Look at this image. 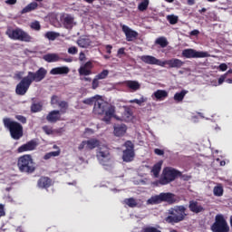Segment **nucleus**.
<instances>
[{
	"label": "nucleus",
	"instance_id": "f257e3e1",
	"mask_svg": "<svg viewBox=\"0 0 232 232\" xmlns=\"http://www.w3.org/2000/svg\"><path fill=\"white\" fill-rule=\"evenodd\" d=\"M48 73L44 67L39 68L35 72H28L27 75L24 77L21 82L16 85L15 92L17 95H26V92L32 86V82H41Z\"/></svg>",
	"mask_w": 232,
	"mask_h": 232
},
{
	"label": "nucleus",
	"instance_id": "f03ea898",
	"mask_svg": "<svg viewBox=\"0 0 232 232\" xmlns=\"http://www.w3.org/2000/svg\"><path fill=\"white\" fill-rule=\"evenodd\" d=\"M94 115H103L102 121L110 124L111 119L115 117V106L110 105L102 98H98L93 107Z\"/></svg>",
	"mask_w": 232,
	"mask_h": 232
},
{
	"label": "nucleus",
	"instance_id": "7ed1b4c3",
	"mask_svg": "<svg viewBox=\"0 0 232 232\" xmlns=\"http://www.w3.org/2000/svg\"><path fill=\"white\" fill-rule=\"evenodd\" d=\"M186 207L176 206L169 209V216L165 218L168 224H179L186 218Z\"/></svg>",
	"mask_w": 232,
	"mask_h": 232
},
{
	"label": "nucleus",
	"instance_id": "20e7f679",
	"mask_svg": "<svg viewBox=\"0 0 232 232\" xmlns=\"http://www.w3.org/2000/svg\"><path fill=\"white\" fill-rule=\"evenodd\" d=\"M162 202H167V204H176V202H178L177 196L171 192H162L159 195L150 198L147 200V205L155 206L157 204H162Z\"/></svg>",
	"mask_w": 232,
	"mask_h": 232
},
{
	"label": "nucleus",
	"instance_id": "39448f33",
	"mask_svg": "<svg viewBox=\"0 0 232 232\" xmlns=\"http://www.w3.org/2000/svg\"><path fill=\"white\" fill-rule=\"evenodd\" d=\"M5 128H7L10 131L12 139L19 140L23 137V125L17 121H12L10 118H4L3 120Z\"/></svg>",
	"mask_w": 232,
	"mask_h": 232
},
{
	"label": "nucleus",
	"instance_id": "423d86ee",
	"mask_svg": "<svg viewBox=\"0 0 232 232\" xmlns=\"http://www.w3.org/2000/svg\"><path fill=\"white\" fill-rule=\"evenodd\" d=\"M178 175H180V172L175 169L167 167L163 169L160 180L155 181L154 184L155 186H159V184L166 186L167 184H169V182H173V180L177 179Z\"/></svg>",
	"mask_w": 232,
	"mask_h": 232
},
{
	"label": "nucleus",
	"instance_id": "0eeeda50",
	"mask_svg": "<svg viewBox=\"0 0 232 232\" xmlns=\"http://www.w3.org/2000/svg\"><path fill=\"white\" fill-rule=\"evenodd\" d=\"M17 166L21 173H34L35 171V163L31 155H24L18 159Z\"/></svg>",
	"mask_w": 232,
	"mask_h": 232
},
{
	"label": "nucleus",
	"instance_id": "6e6552de",
	"mask_svg": "<svg viewBox=\"0 0 232 232\" xmlns=\"http://www.w3.org/2000/svg\"><path fill=\"white\" fill-rule=\"evenodd\" d=\"M5 34L10 39H14V41H24V43H31L32 41V36L20 28L14 30L9 28L6 30Z\"/></svg>",
	"mask_w": 232,
	"mask_h": 232
},
{
	"label": "nucleus",
	"instance_id": "1a4fd4ad",
	"mask_svg": "<svg viewBox=\"0 0 232 232\" xmlns=\"http://www.w3.org/2000/svg\"><path fill=\"white\" fill-rule=\"evenodd\" d=\"M96 157L102 166H111V164H113L111 155L110 154V149L106 146L98 149Z\"/></svg>",
	"mask_w": 232,
	"mask_h": 232
},
{
	"label": "nucleus",
	"instance_id": "9d476101",
	"mask_svg": "<svg viewBox=\"0 0 232 232\" xmlns=\"http://www.w3.org/2000/svg\"><path fill=\"white\" fill-rule=\"evenodd\" d=\"M211 229L213 232H228L229 227L227 222L224 218V216L218 215L216 216V222L212 225Z\"/></svg>",
	"mask_w": 232,
	"mask_h": 232
},
{
	"label": "nucleus",
	"instance_id": "9b49d317",
	"mask_svg": "<svg viewBox=\"0 0 232 232\" xmlns=\"http://www.w3.org/2000/svg\"><path fill=\"white\" fill-rule=\"evenodd\" d=\"M126 150H123L122 160L123 162H132L135 159V146L130 140L124 143Z\"/></svg>",
	"mask_w": 232,
	"mask_h": 232
},
{
	"label": "nucleus",
	"instance_id": "f8f14e48",
	"mask_svg": "<svg viewBox=\"0 0 232 232\" xmlns=\"http://www.w3.org/2000/svg\"><path fill=\"white\" fill-rule=\"evenodd\" d=\"M181 54L183 57H186V59H202L209 57V53L202 51L199 52L195 49H184Z\"/></svg>",
	"mask_w": 232,
	"mask_h": 232
},
{
	"label": "nucleus",
	"instance_id": "ddd939ff",
	"mask_svg": "<svg viewBox=\"0 0 232 232\" xmlns=\"http://www.w3.org/2000/svg\"><path fill=\"white\" fill-rule=\"evenodd\" d=\"M140 61H142V63H145V64L161 66L162 68H164L163 62L161 60L157 59L155 56L142 55L140 56Z\"/></svg>",
	"mask_w": 232,
	"mask_h": 232
},
{
	"label": "nucleus",
	"instance_id": "4468645a",
	"mask_svg": "<svg viewBox=\"0 0 232 232\" xmlns=\"http://www.w3.org/2000/svg\"><path fill=\"white\" fill-rule=\"evenodd\" d=\"M121 28L122 32L125 34L126 41H128L129 43L133 41L134 39H137V37L139 36V33L130 28L128 25H122Z\"/></svg>",
	"mask_w": 232,
	"mask_h": 232
},
{
	"label": "nucleus",
	"instance_id": "2eb2a0df",
	"mask_svg": "<svg viewBox=\"0 0 232 232\" xmlns=\"http://www.w3.org/2000/svg\"><path fill=\"white\" fill-rule=\"evenodd\" d=\"M37 146H38L37 141L32 140L27 143L20 146L18 148V153H24V151H34V150H35Z\"/></svg>",
	"mask_w": 232,
	"mask_h": 232
},
{
	"label": "nucleus",
	"instance_id": "dca6fc26",
	"mask_svg": "<svg viewBox=\"0 0 232 232\" xmlns=\"http://www.w3.org/2000/svg\"><path fill=\"white\" fill-rule=\"evenodd\" d=\"M169 66L170 68H182L184 66V62L180 59L173 58L170 60H166L163 62V68L164 66Z\"/></svg>",
	"mask_w": 232,
	"mask_h": 232
},
{
	"label": "nucleus",
	"instance_id": "f3484780",
	"mask_svg": "<svg viewBox=\"0 0 232 232\" xmlns=\"http://www.w3.org/2000/svg\"><path fill=\"white\" fill-rule=\"evenodd\" d=\"M92 68H93V63L92 62H87L79 68L78 72L80 75H92Z\"/></svg>",
	"mask_w": 232,
	"mask_h": 232
},
{
	"label": "nucleus",
	"instance_id": "a211bd4d",
	"mask_svg": "<svg viewBox=\"0 0 232 232\" xmlns=\"http://www.w3.org/2000/svg\"><path fill=\"white\" fill-rule=\"evenodd\" d=\"M51 75H67L70 73V68L67 66L55 67L50 71Z\"/></svg>",
	"mask_w": 232,
	"mask_h": 232
},
{
	"label": "nucleus",
	"instance_id": "6ab92c4d",
	"mask_svg": "<svg viewBox=\"0 0 232 232\" xmlns=\"http://www.w3.org/2000/svg\"><path fill=\"white\" fill-rule=\"evenodd\" d=\"M43 59L46 63H59V61H63V58H61V55L53 53L44 55Z\"/></svg>",
	"mask_w": 232,
	"mask_h": 232
},
{
	"label": "nucleus",
	"instance_id": "aec40b11",
	"mask_svg": "<svg viewBox=\"0 0 232 232\" xmlns=\"http://www.w3.org/2000/svg\"><path fill=\"white\" fill-rule=\"evenodd\" d=\"M46 121L48 122H57V121H61V111H52L46 116Z\"/></svg>",
	"mask_w": 232,
	"mask_h": 232
},
{
	"label": "nucleus",
	"instance_id": "412c9836",
	"mask_svg": "<svg viewBox=\"0 0 232 232\" xmlns=\"http://www.w3.org/2000/svg\"><path fill=\"white\" fill-rule=\"evenodd\" d=\"M113 128L115 137H122L128 130L124 124H115Z\"/></svg>",
	"mask_w": 232,
	"mask_h": 232
},
{
	"label": "nucleus",
	"instance_id": "4be33fe9",
	"mask_svg": "<svg viewBox=\"0 0 232 232\" xmlns=\"http://www.w3.org/2000/svg\"><path fill=\"white\" fill-rule=\"evenodd\" d=\"M188 208L192 213H202V211H204V207L198 201H190Z\"/></svg>",
	"mask_w": 232,
	"mask_h": 232
},
{
	"label": "nucleus",
	"instance_id": "5701e85b",
	"mask_svg": "<svg viewBox=\"0 0 232 232\" xmlns=\"http://www.w3.org/2000/svg\"><path fill=\"white\" fill-rule=\"evenodd\" d=\"M156 99L157 101H164V99L168 98V92L164 90H157L152 94V99Z\"/></svg>",
	"mask_w": 232,
	"mask_h": 232
},
{
	"label": "nucleus",
	"instance_id": "b1692460",
	"mask_svg": "<svg viewBox=\"0 0 232 232\" xmlns=\"http://www.w3.org/2000/svg\"><path fill=\"white\" fill-rule=\"evenodd\" d=\"M125 86L131 90L132 92H137V90H140V83L137 81H125Z\"/></svg>",
	"mask_w": 232,
	"mask_h": 232
},
{
	"label": "nucleus",
	"instance_id": "393cba45",
	"mask_svg": "<svg viewBox=\"0 0 232 232\" xmlns=\"http://www.w3.org/2000/svg\"><path fill=\"white\" fill-rule=\"evenodd\" d=\"M63 24L67 29H72L73 26H75V21L73 19V16L67 14L63 18Z\"/></svg>",
	"mask_w": 232,
	"mask_h": 232
},
{
	"label": "nucleus",
	"instance_id": "a878e982",
	"mask_svg": "<svg viewBox=\"0 0 232 232\" xmlns=\"http://www.w3.org/2000/svg\"><path fill=\"white\" fill-rule=\"evenodd\" d=\"M77 44L80 46V48H88V46L92 44V40H90L88 37H81L77 41Z\"/></svg>",
	"mask_w": 232,
	"mask_h": 232
},
{
	"label": "nucleus",
	"instance_id": "bb28decb",
	"mask_svg": "<svg viewBox=\"0 0 232 232\" xmlns=\"http://www.w3.org/2000/svg\"><path fill=\"white\" fill-rule=\"evenodd\" d=\"M52 181L50 178L43 177L38 180V188H50Z\"/></svg>",
	"mask_w": 232,
	"mask_h": 232
},
{
	"label": "nucleus",
	"instance_id": "cd10ccee",
	"mask_svg": "<svg viewBox=\"0 0 232 232\" xmlns=\"http://www.w3.org/2000/svg\"><path fill=\"white\" fill-rule=\"evenodd\" d=\"M38 6L39 5L37 2H32L21 11V14H28L29 12H34V10H36Z\"/></svg>",
	"mask_w": 232,
	"mask_h": 232
},
{
	"label": "nucleus",
	"instance_id": "c85d7f7f",
	"mask_svg": "<svg viewBox=\"0 0 232 232\" xmlns=\"http://www.w3.org/2000/svg\"><path fill=\"white\" fill-rule=\"evenodd\" d=\"M160 169H162V161L156 163L151 169V173H153V177H155V179H159Z\"/></svg>",
	"mask_w": 232,
	"mask_h": 232
},
{
	"label": "nucleus",
	"instance_id": "c756f323",
	"mask_svg": "<svg viewBox=\"0 0 232 232\" xmlns=\"http://www.w3.org/2000/svg\"><path fill=\"white\" fill-rule=\"evenodd\" d=\"M87 141V146H86V150H95V148H97V146H99L100 141L97 139H91Z\"/></svg>",
	"mask_w": 232,
	"mask_h": 232
},
{
	"label": "nucleus",
	"instance_id": "7c9ffc66",
	"mask_svg": "<svg viewBox=\"0 0 232 232\" xmlns=\"http://www.w3.org/2000/svg\"><path fill=\"white\" fill-rule=\"evenodd\" d=\"M188 93V91L183 90L180 92H176L174 95V101H176L177 102H182V101H184V97H186Z\"/></svg>",
	"mask_w": 232,
	"mask_h": 232
},
{
	"label": "nucleus",
	"instance_id": "2f4dec72",
	"mask_svg": "<svg viewBox=\"0 0 232 232\" xmlns=\"http://www.w3.org/2000/svg\"><path fill=\"white\" fill-rule=\"evenodd\" d=\"M123 202L124 204H126V206H129V208H137V206H139V203H137V199L133 198H125Z\"/></svg>",
	"mask_w": 232,
	"mask_h": 232
},
{
	"label": "nucleus",
	"instance_id": "473e14b6",
	"mask_svg": "<svg viewBox=\"0 0 232 232\" xmlns=\"http://www.w3.org/2000/svg\"><path fill=\"white\" fill-rule=\"evenodd\" d=\"M156 44H159L161 48H166L169 43L168 42V39L164 36L159 37L156 40Z\"/></svg>",
	"mask_w": 232,
	"mask_h": 232
},
{
	"label": "nucleus",
	"instance_id": "72a5a7b5",
	"mask_svg": "<svg viewBox=\"0 0 232 232\" xmlns=\"http://www.w3.org/2000/svg\"><path fill=\"white\" fill-rule=\"evenodd\" d=\"M213 193L215 197H222V195H224V188H222V185L214 187Z\"/></svg>",
	"mask_w": 232,
	"mask_h": 232
},
{
	"label": "nucleus",
	"instance_id": "f704fd0d",
	"mask_svg": "<svg viewBox=\"0 0 232 232\" xmlns=\"http://www.w3.org/2000/svg\"><path fill=\"white\" fill-rule=\"evenodd\" d=\"M148 6H150V0H142L138 5V9L140 12H144L148 10Z\"/></svg>",
	"mask_w": 232,
	"mask_h": 232
},
{
	"label": "nucleus",
	"instance_id": "c9c22d12",
	"mask_svg": "<svg viewBox=\"0 0 232 232\" xmlns=\"http://www.w3.org/2000/svg\"><path fill=\"white\" fill-rule=\"evenodd\" d=\"M59 35H61L59 33H55V32H47L44 34V37H46V39H48L49 41H55V39L57 37H59Z\"/></svg>",
	"mask_w": 232,
	"mask_h": 232
},
{
	"label": "nucleus",
	"instance_id": "e433bc0d",
	"mask_svg": "<svg viewBox=\"0 0 232 232\" xmlns=\"http://www.w3.org/2000/svg\"><path fill=\"white\" fill-rule=\"evenodd\" d=\"M59 155H61V150L51 151L49 153H46L44 159V160H48L49 159H52V157H59Z\"/></svg>",
	"mask_w": 232,
	"mask_h": 232
},
{
	"label": "nucleus",
	"instance_id": "4c0bfd02",
	"mask_svg": "<svg viewBox=\"0 0 232 232\" xmlns=\"http://www.w3.org/2000/svg\"><path fill=\"white\" fill-rule=\"evenodd\" d=\"M167 21H169L170 24H177V23H179V16L175 14H169L167 16Z\"/></svg>",
	"mask_w": 232,
	"mask_h": 232
},
{
	"label": "nucleus",
	"instance_id": "58836bf2",
	"mask_svg": "<svg viewBox=\"0 0 232 232\" xmlns=\"http://www.w3.org/2000/svg\"><path fill=\"white\" fill-rule=\"evenodd\" d=\"M58 106L61 109V112L64 113L66 110H68V102H64V101L59 102Z\"/></svg>",
	"mask_w": 232,
	"mask_h": 232
},
{
	"label": "nucleus",
	"instance_id": "ea45409f",
	"mask_svg": "<svg viewBox=\"0 0 232 232\" xmlns=\"http://www.w3.org/2000/svg\"><path fill=\"white\" fill-rule=\"evenodd\" d=\"M43 110V105L41 103H33L31 106V111L34 113H37V111H41Z\"/></svg>",
	"mask_w": 232,
	"mask_h": 232
},
{
	"label": "nucleus",
	"instance_id": "a19ab883",
	"mask_svg": "<svg viewBox=\"0 0 232 232\" xmlns=\"http://www.w3.org/2000/svg\"><path fill=\"white\" fill-rule=\"evenodd\" d=\"M146 101H148V98L141 97L140 100L134 99L130 100L129 102H130V104H133V102H135L136 104H138V106H142V103L146 102Z\"/></svg>",
	"mask_w": 232,
	"mask_h": 232
},
{
	"label": "nucleus",
	"instance_id": "79ce46f5",
	"mask_svg": "<svg viewBox=\"0 0 232 232\" xmlns=\"http://www.w3.org/2000/svg\"><path fill=\"white\" fill-rule=\"evenodd\" d=\"M109 73L110 72L108 70H103L102 72L98 73L95 77L100 81H102V79H106V77H108Z\"/></svg>",
	"mask_w": 232,
	"mask_h": 232
},
{
	"label": "nucleus",
	"instance_id": "37998d69",
	"mask_svg": "<svg viewBox=\"0 0 232 232\" xmlns=\"http://www.w3.org/2000/svg\"><path fill=\"white\" fill-rule=\"evenodd\" d=\"M97 97H92V98H87L83 100V104H88L89 106H92V104H95V102L97 101Z\"/></svg>",
	"mask_w": 232,
	"mask_h": 232
},
{
	"label": "nucleus",
	"instance_id": "c03bdc74",
	"mask_svg": "<svg viewBox=\"0 0 232 232\" xmlns=\"http://www.w3.org/2000/svg\"><path fill=\"white\" fill-rule=\"evenodd\" d=\"M99 84H101V82H100L99 78H97L95 76L94 79L92 80V90H97Z\"/></svg>",
	"mask_w": 232,
	"mask_h": 232
},
{
	"label": "nucleus",
	"instance_id": "a18cd8bd",
	"mask_svg": "<svg viewBox=\"0 0 232 232\" xmlns=\"http://www.w3.org/2000/svg\"><path fill=\"white\" fill-rule=\"evenodd\" d=\"M143 232H162L154 227H147L143 228Z\"/></svg>",
	"mask_w": 232,
	"mask_h": 232
},
{
	"label": "nucleus",
	"instance_id": "49530a36",
	"mask_svg": "<svg viewBox=\"0 0 232 232\" xmlns=\"http://www.w3.org/2000/svg\"><path fill=\"white\" fill-rule=\"evenodd\" d=\"M131 119V111L130 110H126L124 111V115H123V121H130Z\"/></svg>",
	"mask_w": 232,
	"mask_h": 232
},
{
	"label": "nucleus",
	"instance_id": "de8ad7c7",
	"mask_svg": "<svg viewBox=\"0 0 232 232\" xmlns=\"http://www.w3.org/2000/svg\"><path fill=\"white\" fill-rule=\"evenodd\" d=\"M31 28H33V30L39 31V30H41V24H39V22H37V21L33 22L31 24Z\"/></svg>",
	"mask_w": 232,
	"mask_h": 232
},
{
	"label": "nucleus",
	"instance_id": "09e8293b",
	"mask_svg": "<svg viewBox=\"0 0 232 232\" xmlns=\"http://www.w3.org/2000/svg\"><path fill=\"white\" fill-rule=\"evenodd\" d=\"M78 52H79V50L75 46L70 47L68 49V53H70L71 55H75V54H77Z\"/></svg>",
	"mask_w": 232,
	"mask_h": 232
},
{
	"label": "nucleus",
	"instance_id": "8fccbe9b",
	"mask_svg": "<svg viewBox=\"0 0 232 232\" xmlns=\"http://www.w3.org/2000/svg\"><path fill=\"white\" fill-rule=\"evenodd\" d=\"M124 47H121L118 50L117 57H122V55H126V52H124Z\"/></svg>",
	"mask_w": 232,
	"mask_h": 232
},
{
	"label": "nucleus",
	"instance_id": "3c124183",
	"mask_svg": "<svg viewBox=\"0 0 232 232\" xmlns=\"http://www.w3.org/2000/svg\"><path fill=\"white\" fill-rule=\"evenodd\" d=\"M226 79H227V74L221 75L218 79V85L220 86V84H223Z\"/></svg>",
	"mask_w": 232,
	"mask_h": 232
},
{
	"label": "nucleus",
	"instance_id": "603ef678",
	"mask_svg": "<svg viewBox=\"0 0 232 232\" xmlns=\"http://www.w3.org/2000/svg\"><path fill=\"white\" fill-rule=\"evenodd\" d=\"M51 104H52V106H53L55 104H59V99L57 98V96H53L51 98Z\"/></svg>",
	"mask_w": 232,
	"mask_h": 232
},
{
	"label": "nucleus",
	"instance_id": "864d4df0",
	"mask_svg": "<svg viewBox=\"0 0 232 232\" xmlns=\"http://www.w3.org/2000/svg\"><path fill=\"white\" fill-rule=\"evenodd\" d=\"M86 146H88V143L86 140L82 141V143L79 145L78 150H82L84 148L86 149Z\"/></svg>",
	"mask_w": 232,
	"mask_h": 232
},
{
	"label": "nucleus",
	"instance_id": "5fc2aeb1",
	"mask_svg": "<svg viewBox=\"0 0 232 232\" xmlns=\"http://www.w3.org/2000/svg\"><path fill=\"white\" fill-rule=\"evenodd\" d=\"M16 119L23 124H26V118L24 116L18 115V116H16Z\"/></svg>",
	"mask_w": 232,
	"mask_h": 232
},
{
	"label": "nucleus",
	"instance_id": "6e6d98bb",
	"mask_svg": "<svg viewBox=\"0 0 232 232\" xmlns=\"http://www.w3.org/2000/svg\"><path fill=\"white\" fill-rule=\"evenodd\" d=\"M218 70H220V72H226L227 70V64L226 63H221L219 66H218Z\"/></svg>",
	"mask_w": 232,
	"mask_h": 232
},
{
	"label": "nucleus",
	"instance_id": "4d7b16f0",
	"mask_svg": "<svg viewBox=\"0 0 232 232\" xmlns=\"http://www.w3.org/2000/svg\"><path fill=\"white\" fill-rule=\"evenodd\" d=\"M154 153H155L156 155H159V156L160 157V156L164 155V150H160V149H155V150H154Z\"/></svg>",
	"mask_w": 232,
	"mask_h": 232
},
{
	"label": "nucleus",
	"instance_id": "13d9d810",
	"mask_svg": "<svg viewBox=\"0 0 232 232\" xmlns=\"http://www.w3.org/2000/svg\"><path fill=\"white\" fill-rule=\"evenodd\" d=\"M43 130L47 135H52V129L48 128V126H44Z\"/></svg>",
	"mask_w": 232,
	"mask_h": 232
},
{
	"label": "nucleus",
	"instance_id": "bf43d9fd",
	"mask_svg": "<svg viewBox=\"0 0 232 232\" xmlns=\"http://www.w3.org/2000/svg\"><path fill=\"white\" fill-rule=\"evenodd\" d=\"M5 206H3V204H0V218L1 217H5Z\"/></svg>",
	"mask_w": 232,
	"mask_h": 232
},
{
	"label": "nucleus",
	"instance_id": "052dcab7",
	"mask_svg": "<svg viewBox=\"0 0 232 232\" xmlns=\"http://www.w3.org/2000/svg\"><path fill=\"white\" fill-rule=\"evenodd\" d=\"M84 133H85V136L88 137V135H93L94 131L92 129H86Z\"/></svg>",
	"mask_w": 232,
	"mask_h": 232
},
{
	"label": "nucleus",
	"instance_id": "680f3d73",
	"mask_svg": "<svg viewBox=\"0 0 232 232\" xmlns=\"http://www.w3.org/2000/svg\"><path fill=\"white\" fill-rule=\"evenodd\" d=\"M79 61L82 62V61H86V54H84V53H80L79 54Z\"/></svg>",
	"mask_w": 232,
	"mask_h": 232
},
{
	"label": "nucleus",
	"instance_id": "e2e57ef3",
	"mask_svg": "<svg viewBox=\"0 0 232 232\" xmlns=\"http://www.w3.org/2000/svg\"><path fill=\"white\" fill-rule=\"evenodd\" d=\"M81 81H84L85 82H92V78H90V77H82Z\"/></svg>",
	"mask_w": 232,
	"mask_h": 232
},
{
	"label": "nucleus",
	"instance_id": "0e129e2a",
	"mask_svg": "<svg viewBox=\"0 0 232 232\" xmlns=\"http://www.w3.org/2000/svg\"><path fill=\"white\" fill-rule=\"evenodd\" d=\"M198 34H200V31L197 29L190 32V35H198Z\"/></svg>",
	"mask_w": 232,
	"mask_h": 232
},
{
	"label": "nucleus",
	"instance_id": "69168bd1",
	"mask_svg": "<svg viewBox=\"0 0 232 232\" xmlns=\"http://www.w3.org/2000/svg\"><path fill=\"white\" fill-rule=\"evenodd\" d=\"M6 5H15L17 3V0H7L5 1Z\"/></svg>",
	"mask_w": 232,
	"mask_h": 232
},
{
	"label": "nucleus",
	"instance_id": "338daca9",
	"mask_svg": "<svg viewBox=\"0 0 232 232\" xmlns=\"http://www.w3.org/2000/svg\"><path fill=\"white\" fill-rule=\"evenodd\" d=\"M111 48H113V46L111 44L106 45L107 53H111Z\"/></svg>",
	"mask_w": 232,
	"mask_h": 232
},
{
	"label": "nucleus",
	"instance_id": "774afa93",
	"mask_svg": "<svg viewBox=\"0 0 232 232\" xmlns=\"http://www.w3.org/2000/svg\"><path fill=\"white\" fill-rule=\"evenodd\" d=\"M62 61H64V63H72L73 59H72V58H62Z\"/></svg>",
	"mask_w": 232,
	"mask_h": 232
}]
</instances>
